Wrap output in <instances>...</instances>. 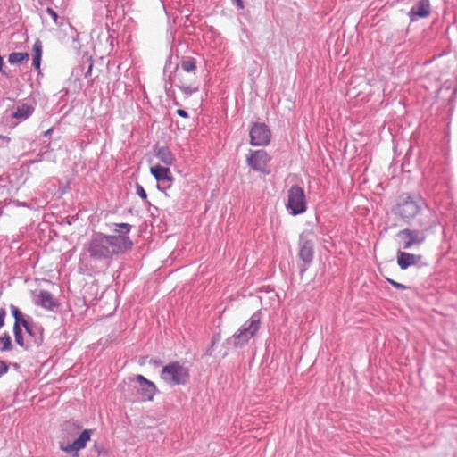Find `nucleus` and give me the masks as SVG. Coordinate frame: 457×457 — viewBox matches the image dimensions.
I'll return each mask as SVG.
<instances>
[{
  "instance_id": "obj_3",
  "label": "nucleus",
  "mask_w": 457,
  "mask_h": 457,
  "mask_svg": "<svg viewBox=\"0 0 457 457\" xmlns=\"http://www.w3.org/2000/svg\"><path fill=\"white\" fill-rule=\"evenodd\" d=\"M196 69V60L190 57L182 60L174 71V83L187 96L198 90Z\"/></svg>"
},
{
  "instance_id": "obj_31",
  "label": "nucleus",
  "mask_w": 457,
  "mask_h": 457,
  "mask_svg": "<svg viewBox=\"0 0 457 457\" xmlns=\"http://www.w3.org/2000/svg\"><path fill=\"white\" fill-rule=\"evenodd\" d=\"M177 113L180 117H183V118H187V112L186 111L182 110V109H178L177 110Z\"/></svg>"
},
{
  "instance_id": "obj_15",
  "label": "nucleus",
  "mask_w": 457,
  "mask_h": 457,
  "mask_svg": "<svg viewBox=\"0 0 457 457\" xmlns=\"http://www.w3.org/2000/svg\"><path fill=\"white\" fill-rule=\"evenodd\" d=\"M411 12L420 18L428 17L431 12L429 0H420Z\"/></svg>"
},
{
  "instance_id": "obj_17",
  "label": "nucleus",
  "mask_w": 457,
  "mask_h": 457,
  "mask_svg": "<svg viewBox=\"0 0 457 457\" xmlns=\"http://www.w3.org/2000/svg\"><path fill=\"white\" fill-rule=\"evenodd\" d=\"M156 156L166 166H171L175 161L173 154L167 147H161L157 151Z\"/></svg>"
},
{
  "instance_id": "obj_7",
  "label": "nucleus",
  "mask_w": 457,
  "mask_h": 457,
  "mask_svg": "<svg viewBox=\"0 0 457 457\" xmlns=\"http://www.w3.org/2000/svg\"><path fill=\"white\" fill-rule=\"evenodd\" d=\"M287 209L292 215L302 214L306 211V199L303 189L295 185L287 192Z\"/></svg>"
},
{
  "instance_id": "obj_2",
  "label": "nucleus",
  "mask_w": 457,
  "mask_h": 457,
  "mask_svg": "<svg viewBox=\"0 0 457 457\" xmlns=\"http://www.w3.org/2000/svg\"><path fill=\"white\" fill-rule=\"evenodd\" d=\"M80 430L81 425L79 422L68 420L62 424L60 441V449L62 452L78 456V453L86 447L93 430Z\"/></svg>"
},
{
  "instance_id": "obj_24",
  "label": "nucleus",
  "mask_w": 457,
  "mask_h": 457,
  "mask_svg": "<svg viewBox=\"0 0 457 457\" xmlns=\"http://www.w3.org/2000/svg\"><path fill=\"white\" fill-rule=\"evenodd\" d=\"M386 280L393 286L395 287V288H398V289H406L407 287L404 286L403 284H401V283H398L389 278H386Z\"/></svg>"
},
{
  "instance_id": "obj_4",
  "label": "nucleus",
  "mask_w": 457,
  "mask_h": 457,
  "mask_svg": "<svg viewBox=\"0 0 457 457\" xmlns=\"http://www.w3.org/2000/svg\"><path fill=\"white\" fill-rule=\"evenodd\" d=\"M189 369L180 361H175L163 366L161 371L162 380L169 386L186 385L189 381Z\"/></svg>"
},
{
  "instance_id": "obj_19",
  "label": "nucleus",
  "mask_w": 457,
  "mask_h": 457,
  "mask_svg": "<svg viewBox=\"0 0 457 457\" xmlns=\"http://www.w3.org/2000/svg\"><path fill=\"white\" fill-rule=\"evenodd\" d=\"M32 53H33V66L36 69L40 68V62H41V56H42V44L39 40L36 41L32 47Z\"/></svg>"
},
{
  "instance_id": "obj_25",
  "label": "nucleus",
  "mask_w": 457,
  "mask_h": 457,
  "mask_svg": "<svg viewBox=\"0 0 457 457\" xmlns=\"http://www.w3.org/2000/svg\"><path fill=\"white\" fill-rule=\"evenodd\" d=\"M137 193L143 199H145L147 196L146 192L141 185H137Z\"/></svg>"
},
{
  "instance_id": "obj_29",
  "label": "nucleus",
  "mask_w": 457,
  "mask_h": 457,
  "mask_svg": "<svg viewBox=\"0 0 457 457\" xmlns=\"http://www.w3.org/2000/svg\"><path fill=\"white\" fill-rule=\"evenodd\" d=\"M21 325H22L29 333H30V328H29V324L23 318H22V320H20V326Z\"/></svg>"
},
{
  "instance_id": "obj_16",
  "label": "nucleus",
  "mask_w": 457,
  "mask_h": 457,
  "mask_svg": "<svg viewBox=\"0 0 457 457\" xmlns=\"http://www.w3.org/2000/svg\"><path fill=\"white\" fill-rule=\"evenodd\" d=\"M38 298L39 304L47 310H53L58 304L53 295L46 290L40 291Z\"/></svg>"
},
{
  "instance_id": "obj_13",
  "label": "nucleus",
  "mask_w": 457,
  "mask_h": 457,
  "mask_svg": "<svg viewBox=\"0 0 457 457\" xmlns=\"http://www.w3.org/2000/svg\"><path fill=\"white\" fill-rule=\"evenodd\" d=\"M420 259V255L409 253L400 250L397 252V264L402 270H406L411 266L416 265Z\"/></svg>"
},
{
  "instance_id": "obj_11",
  "label": "nucleus",
  "mask_w": 457,
  "mask_h": 457,
  "mask_svg": "<svg viewBox=\"0 0 457 457\" xmlns=\"http://www.w3.org/2000/svg\"><path fill=\"white\" fill-rule=\"evenodd\" d=\"M139 383L138 394L141 395L143 401H152L154 395L158 393L155 385L145 378L143 375H137L134 378Z\"/></svg>"
},
{
  "instance_id": "obj_23",
  "label": "nucleus",
  "mask_w": 457,
  "mask_h": 457,
  "mask_svg": "<svg viewBox=\"0 0 457 457\" xmlns=\"http://www.w3.org/2000/svg\"><path fill=\"white\" fill-rule=\"evenodd\" d=\"M11 308H12V313L15 319L14 324H17L18 326H20V320H22V314L17 307L12 305Z\"/></svg>"
},
{
  "instance_id": "obj_20",
  "label": "nucleus",
  "mask_w": 457,
  "mask_h": 457,
  "mask_svg": "<svg viewBox=\"0 0 457 457\" xmlns=\"http://www.w3.org/2000/svg\"><path fill=\"white\" fill-rule=\"evenodd\" d=\"M29 59V54L27 53H12L9 55L8 61L10 63L17 64L21 63L23 61Z\"/></svg>"
},
{
  "instance_id": "obj_18",
  "label": "nucleus",
  "mask_w": 457,
  "mask_h": 457,
  "mask_svg": "<svg viewBox=\"0 0 457 457\" xmlns=\"http://www.w3.org/2000/svg\"><path fill=\"white\" fill-rule=\"evenodd\" d=\"M33 111L34 109L32 106L27 104H22L17 107V110L12 114V117L16 119H27L33 113Z\"/></svg>"
},
{
  "instance_id": "obj_22",
  "label": "nucleus",
  "mask_w": 457,
  "mask_h": 457,
  "mask_svg": "<svg viewBox=\"0 0 457 457\" xmlns=\"http://www.w3.org/2000/svg\"><path fill=\"white\" fill-rule=\"evenodd\" d=\"M13 331H14V336H15V342L18 345H20L21 346H23L24 345V341H23V337L21 336V327L18 326L17 324H14Z\"/></svg>"
},
{
  "instance_id": "obj_6",
  "label": "nucleus",
  "mask_w": 457,
  "mask_h": 457,
  "mask_svg": "<svg viewBox=\"0 0 457 457\" xmlns=\"http://www.w3.org/2000/svg\"><path fill=\"white\" fill-rule=\"evenodd\" d=\"M421 199L410 195L403 196L394 208V212L405 221L413 219L420 211Z\"/></svg>"
},
{
  "instance_id": "obj_32",
  "label": "nucleus",
  "mask_w": 457,
  "mask_h": 457,
  "mask_svg": "<svg viewBox=\"0 0 457 457\" xmlns=\"http://www.w3.org/2000/svg\"><path fill=\"white\" fill-rule=\"evenodd\" d=\"M236 3H237V7L239 9H243L244 8L242 0H236Z\"/></svg>"
},
{
  "instance_id": "obj_12",
  "label": "nucleus",
  "mask_w": 457,
  "mask_h": 457,
  "mask_svg": "<svg viewBox=\"0 0 457 457\" xmlns=\"http://www.w3.org/2000/svg\"><path fill=\"white\" fill-rule=\"evenodd\" d=\"M314 243L312 239L304 238L303 236L301 237L299 257L305 263H310L314 255Z\"/></svg>"
},
{
  "instance_id": "obj_8",
  "label": "nucleus",
  "mask_w": 457,
  "mask_h": 457,
  "mask_svg": "<svg viewBox=\"0 0 457 457\" xmlns=\"http://www.w3.org/2000/svg\"><path fill=\"white\" fill-rule=\"evenodd\" d=\"M427 238L424 229L404 228L397 233V239L403 249H410L414 245H420Z\"/></svg>"
},
{
  "instance_id": "obj_28",
  "label": "nucleus",
  "mask_w": 457,
  "mask_h": 457,
  "mask_svg": "<svg viewBox=\"0 0 457 457\" xmlns=\"http://www.w3.org/2000/svg\"><path fill=\"white\" fill-rule=\"evenodd\" d=\"M7 370H8L7 365L4 361H0V377L2 375H4V373H6Z\"/></svg>"
},
{
  "instance_id": "obj_1",
  "label": "nucleus",
  "mask_w": 457,
  "mask_h": 457,
  "mask_svg": "<svg viewBox=\"0 0 457 457\" xmlns=\"http://www.w3.org/2000/svg\"><path fill=\"white\" fill-rule=\"evenodd\" d=\"M122 230L121 234L112 236L95 235L88 243L87 251L92 258L107 259L113 254L123 253L130 248L132 242L126 235L130 230L127 223L118 224Z\"/></svg>"
},
{
  "instance_id": "obj_9",
  "label": "nucleus",
  "mask_w": 457,
  "mask_h": 457,
  "mask_svg": "<svg viewBox=\"0 0 457 457\" xmlns=\"http://www.w3.org/2000/svg\"><path fill=\"white\" fill-rule=\"evenodd\" d=\"M270 154L265 150L252 151L246 158L247 164L254 170L264 174L270 173Z\"/></svg>"
},
{
  "instance_id": "obj_14",
  "label": "nucleus",
  "mask_w": 457,
  "mask_h": 457,
  "mask_svg": "<svg viewBox=\"0 0 457 457\" xmlns=\"http://www.w3.org/2000/svg\"><path fill=\"white\" fill-rule=\"evenodd\" d=\"M150 172L157 181L171 182L173 180L169 166L164 167L160 164H156L150 168Z\"/></svg>"
},
{
  "instance_id": "obj_21",
  "label": "nucleus",
  "mask_w": 457,
  "mask_h": 457,
  "mask_svg": "<svg viewBox=\"0 0 457 457\" xmlns=\"http://www.w3.org/2000/svg\"><path fill=\"white\" fill-rule=\"evenodd\" d=\"M11 337L8 335L0 337V351L6 352L12 349Z\"/></svg>"
},
{
  "instance_id": "obj_30",
  "label": "nucleus",
  "mask_w": 457,
  "mask_h": 457,
  "mask_svg": "<svg viewBox=\"0 0 457 457\" xmlns=\"http://www.w3.org/2000/svg\"><path fill=\"white\" fill-rule=\"evenodd\" d=\"M21 325H22L29 333H30V328H29V324L23 318H22V320H20V326Z\"/></svg>"
},
{
  "instance_id": "obj_5",
  "label": "nucleus",
  "mask_w": 457,
  "mask_h": 457,
  "mask_svg": "<svg viewBox=\"0 0 457 457\" xmlns=\"http://www.w3.org/2000/svg\"><path fill=\"white\" fill-rule=\"evenodd\" d=\"M260 324V318L257 315H253L248 323L239 328L231 337L233 345L235 347L245 345L257 334Z\"/></svg>"
},
{
  "instance_id": "obj_10",
  "label": "nucleus",
  "mask_w": 457,
  "mask_h": 457,
  "mask_svg": "<svg viewBox=\"0 0 457 457\" xmlns=\"http://www.w3.org/2000/svg\"><path fill=\"white\" fill-rule=\"evenodd\" d=\"M271 133L264 123H254L250 129V144L252 145H267L270 141Z\"/></svg>"
},
{
  "instance_id": "obj_33",
  "label": "nucleus",
  "mask_w": 457,
  "mask_h": 457,
  "mask_svg": "<svg viewBox=\"0 0 457 457\" xmlns=\"http://www.w3.org/2000/svg\"><path fill=\"white\" fill-rule=\"evenodd\" d=\"M0 138H4V137H3V136H1V135H0Z\"/></svg>"
},
{
  "instance_id": "obj_26",
  "label": "nucleus",
  "mask_w": 457,
  "mask_h": 457,
  "mask_svg": "<svg viewBox=\"0 0 457 457\" xmlns=\"http://www.w3.org/2000/svg\"><path fill=\"white\" fill-rule=\"evenodd\" d=\"M46 12L53 18L54 21L57 23L58 21V14L55 11H54L52 8L48 7L46 9Z\"/></svg>"
},
{
  "instance_id": "obj_27",
  "label": "nucleus",
  "mask_w": 457,
  "mask_h": 457,
  "mask_svg": "<svg viewBox=\"0 0 457 457\" xmlns=\"http://www.w3.org/2000/svg\"><path fill=\"white\" fill-rule=\"evenodd\" d=\"M6 312L4 308H0V328L4 325Z\"/></svg>"
}]
</instances>
